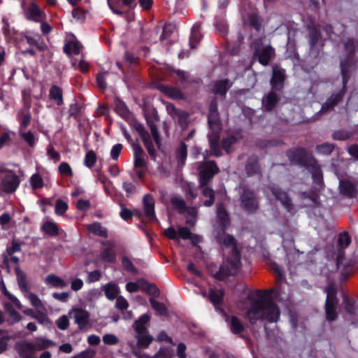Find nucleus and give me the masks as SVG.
Masks as SVG:
<instances>
[{
	"instance_id": "obj_1",
	"label": "nucleus",
	"mask_w": 358,
	"mask_h": 358,
	"mask_svg": "<svg viewBox=\"0 0 358 358\" xmlns=\"http://www.w3.org/2000/svg\"><path fill=\"white\" fill-rule=\"evenodd\" d=\"M258 298L250 301V307L245 313V318L251 324H255L258 320L266 321L270 323L277 322L280 316V310L278 305L268 296L257 291Z\"/></svg>"
},
{
	"instance_id": "obj_2",
	"label": "nucleus",
	"mask_w": 358,
	"mask_h": 358,
	"mask_svg": "<svg viewBox=\"0 0 358 358\" xmlns=\"http://www.w3.org/2000/svg\"><path fill=\"white\" fill-rule=\"evenodd\" d=\"M217 242L226 247H231V257L224 262L213 277L217 280H223L227 277L236 273L241 265V253L236 245L235 238L229 234H225L222 229L217 231L216 234Z\"/></svg>"
},
{
	"instance_id": "obj_3",
	"label": "nucleus",
	"mask_w": 358,
	"mask_h": 358,
	"mask_svg": "<svg viewBox=\"0 0 358 358\" xmlns=\"http://www.w3.org/2000/svg\"><path fill=\"white\" fill-rule=\"evenodd\" d=\"M55 343L45 338H37L34 341L22 340L17 341L14 348L22 358H37L34 357L36 351L45 350L50 347L55 346Z\"/></svg>"
},
{
	"instance_id": "obj_4",
	"label": "nucleus",
	"mask_w": 358,
	"mask_h": 358,
	"mask_svg": "<svg viewBox=\"0 0 358 358\" xmlns=\"http://www.w3.org/2000/svg\"><path fill=\"white\" fill-rule=\"evenodd\" d=\"M341 73L343 76V87L338 91L334 92L327 99L325 102L322 104L319 113L321 115L327 113L334 110L335 107L337 106L344 99L347 92V84L348 82V77L344 70L343 65L341 64Z\"/></svg>"
},
{
	"instance_id": "obj_5",
	"label": "nucleus",
	"mask_w": 358,
	"mask_h": 358,
	"mask_svg": "<svg viewBox=\"0 0 358 358\" xmlns=\"http://www.w3.org/2000/svg\"><path fill=\"white\" fill-rule=\"evenodd\" d=\"M286 156L288 157L292 164L309 168L316 159L308 152L304 148L297 147L289 149L286 152Z\"/></svg>"
},
{
	"instance_id": "obj_6",
	"label": "nucleus",
	"mask_w": 358,
	"mask_h": 358,
	"mask_svg": "<svg viewBox=\"0 0 358 358\" xmlns=\"http://www.w3.org/2000/svg\"><path fill=\"white\" fill-rule=\"evenodd\" d=\"M196 165L199 171V186L208 185L214 176L220 172V169L215 161L198 162Z\"/></svg>"
},
{
	"instance_id": "obj_7",
	"label": "nucleus",
	"mask_w": 358,
	"mask_h": 358,
	"mask_svg": "<svg viewBox=\"0 0 358 358\" xmlns=\"http://www.w3.org/2000/svg\"><path fill=\"white\" fill-rule=\"evenodd\" d=\"M20 179L13 171L0 169V188L6 193L11 194L16 191Z\"/></svg>"
},
{
	"instance_id": "obj_8",
	"label": "nucleus",
	"mask_w": 358,
	"mask_h": 358,
	"mask_svg": "<svg viewBox=\"0 0 358 358\" xmlns=\"http://www.w3.org/2000/svg\"><path fill=\"white\" fill-rule=\"evenodd\" d=\"M241 207L248 213H254L259 208L258 198L254 190L244 188L240 196Z\"/></svg>"
},
{
	"instance_id": "obj_9",
	"label": "nucleus",
	"mask_w": 358,
	"mask_h": 358,
	"mask_svg": "<svg viewBox=\"0 0 358 358\" xmlns=\"http://www.w3.org/2000/svg\"><path fill=\"white\" fill-rule=\"evenodd\" d=\"M275 56V50L271 45L257 47L253 54V58L262 65H268L271 59Z\"/></svg>"
},
{
	"instance_id": "obj_10",
	"label": "nucleus",
	"mask_w": 358,
	"mask_h": 358,
	"mask_svg": "<svg viewBox=\"0 0 358 358\" xmlns=\"http://www.w3.org/2000/svg\"><path fill=\"white\" fill-rule=\"evenodd\" d=\"M286 79L285 69L278 66L273 67V73L270 80L271 90L282 92Z\"/></svg>"
},
{
	"instance_id": "obj_11",
	"label": "nucleus",
	"mask_w": 358,
	"mask_h": 358,
	"mask_svg": "<svg viewBox=\"0 0 358 358\" xmlns=\"http://www.w3.org/2000/svg\"><path fill=\"white\" fill-rule=\"evenodd\" d=\"M166 109L169 115L178 122L181 127L187 126L189 114L182 110H179L171 103H166Z\"/></svg>"
},
{
	"instance_id": "obj_12",
	"label": "nucleus",
	"mask_w": 358,
	"mask_h": 358,
	"mask_svg": "<svg viewBox=\"0 0 358 358\" xmlns=\"http://www.w3.org/2000/svg\"><path fill=\"white\" fill-rule=\"evenodd\" d=\"M71 317H73L75 322L78 325L81 330L86 329L90 323V313L80 308H73L69 313Z\"/></svg>"
},
{
	"instance_id": "obj_13",
	"label": "nucleus",
	"mask_w": 358,
	"mask_h": 358,
	"mask_svg": "<svg viewBox=\"0 0 358 358\" xmlns=\"http://www.w3.org/2000/svg\"><path fill=\"white\" fill-rule=\"evenodd\" d=\"M208 123L209 127H214L217 129H219L220 125H222L217 109V101L215 98H213L209 103Z\"/></svg>"
},
{
	"instance_id": "obj_14",
	"label": "nucleus",
	"mask_w": 358,
	"mask_h": 358,
	"mask_svg": "<svg viewBox=\"0 0 358 358\" xmlns=\"http://www.w3.org/2000/svg\"><path fill=\"white\" fill-rule=\"evenodd\" d=\"M280 93L278 91L271 90L262 99V108L265 111H271L277 106L280 99Z\"/></svg>"
},
{
	"instance_id": "obj_15",
	"label": "nucleus",
	"mask_w": 358,
	"mask_h": 358,
	"mask_svg": "<svg viewBox=\"0 0 358 358\" xmlns=\"http://www.w3.org/2000/svg\"><path fill=\"white\" fill-rule=\"evenodd\" d=\"M272 195L276 200L280 201L281 204L287 211H292L294 209V205L287 192L278 187L271 188Z\"/></svg>"
},
{
	"instance_id": "obj_16",
	"label": "nucleus",
	"mask_w": 358,
	"mask_h": 358,
	"mask_svg": "<svg viewBox=\"0 0 358 358\" xmlns=\"http://www.w3.org/2000/svg\"><path fill=\"white\" fill-rule=\"evenodd\" d=\"M211 132L208 134V141L210 148L213 152V155L215 157L222 156V153L219 146L220 141V131L222 129V125H220L219 129L210 127Z\"/></svg>"
},
{
	"instance_id": "obj_17",
	"label": "nucleus",
	"mask_w": 358,
	"mask_h": 358,
	"mask_svg": "<svg viewBox=\"0 0 358 358\" xmlns=\"http://www.w3.org/2000/svg\"><path fill=\"white\" fill-rule=\"evenodd\" d=\"M245 171L248 177H262V169L258 158L255 156L248 159L245 166Z\"/></svg>"
},
{
	"instance_id": "obj_18",
	"label": "nucleus",
	"mask_w": 358,
	"mask_h": 358,
	"mask_svg": "<svg viewBox=\"0 0 358 358\" xmlns=\"http://www.w3.org/2000/svg\"><path fill=\"white\" fill-rule=\"evenodd\" d=\"M134 150V164L135 169H146V155L138 143H132Z\"/></svg>"
},
{
	"instance_id": "obj_19",
	"label": "nucleus",
	"mask_w": 358,
	"mask_h": 358,
	"mask_svg": "<svg viewBox=\"0 0 358 358\" xmlns=\"http://www.w3.org/2000/svg\"><path fill=\"white\" fill-rule=\"evenodd\" d=\"M22 9L24 10V14L27 20L36 22H42L44 13L34 1L31 2L30 6L28 8H26L24 6V8Z\"/></svg>"
},
{
	"instance_id": "obj_20",
	"label": "nucleus",
	"mask_w": 358,
	"mask_h": 358,
	"mask_svg": "<svg viewBox=\"0 0 358 358\" xmlns=\"http://www.w3.org/2000/svg\"><path fill=\"white\" fill-rule=\"evenodd\" d=\"M155 199L151 194H147L143 196V206L144 216L150 220L155 218Z\"/></svg>"
},
{
	"instance_id": "obj_21",
	"label": "nucleus",
	"mask_w": 358,
	"mask_h": 358,
	"mask_svg": "<svg viewBox=\"0 0 358 358\" xmlns=\"http://www.w3.org/2000/svg\"><path fill=\"white\" fill-rule=\"evenodd\" d=\"M225 320L227 322L231 331L234 334H240L244 330V326L240 319L234 315H226Z\"/></svg>"
},
{
	"instance_id": "obj_22",
	"label": "nucleus",
	"mask_w": 358,
	"mask_h": 358,
	"mask_svg": "<svg viewBox=\"0 0 358 358\" xmlns=\"http://www.w3.org/2000/svg\"><path fill=\"white\" fill-rule=\"evenodd\" d=\"M15 272L16 274L17 285L20 291L24 294L28 292V291L30 290V286L25 273L22 271L18 266H15Z\"/></svg>"
},
{
	"instance_id": "obj_23",
	"label": "nucleus",
	"mask_w": 358,
	"mask_h": 358,
	"mask_svg": "<svg viewBox=\"0 0 358 358\" xmlns=\"http://www.w3.org/2000/svg\"><path fill=\"white\" fill-rule=\"evenodd\" d=\"M129 306V302L122 296H119L116 298L115 306L122 313L124 320H131L133 317V314L131 311H127Z\"/></svg>"
},
{
	"instance_id": "obj_24",
	"label": "nucleus",
	"mask_w": 358,
	"mask_h": 358,
	"mask_svg": "<svg viewBox=\"0 0 358 358\" xmlns=\"http://www.w3.org/2000/svg\"><path fill=\"white\" fill-rule=\"evenodd\" d=\"M217 218L222 225V230L224 231L230 224V220L227 211L223 204L217 205L216 208Z\"/></svg>"
},
{
	"instance_id": "obj_25",
	"label": "nucleus",
	"mask_w": 358,
	"mask_h": 358,
	"mask_svg": "<svg viewBox=\"0 0 358 358\" xmlns=\"http://www.w3.org/2000/svg\"><path fill=\"white\" fill-rule=\"evenodd\" d=\"M159 90L167 96L173 99H184L185 96L181 90L175 87L161 85Z\"/></svg>"
},
{
	"instance_id": "obj_26",
	"label": "nucleus",
	"mask_w": 358,
	"mask_h": 358,
	"mask_svg": "<svg viewBox=\"0 0 358 358\" xmlns=\"http://www.w3.org/2000/svg\"><path fill=\"white\" fill-rule=\"evenodd\" d=\"M307 169H308L309 171L311 173L314 182L320 186V189H322L323 188L322 171L321 170V167H320V164L317 163V161L316 160L315 162V163H313Z\"/></svg>"
},
{
	"instance_id": "obj_27",
	"label": "nucleus",
	"mask_w": 358,
	"mask_h": 358,
	"mask_svg": "<svg viewBox=\"0 0 358 358\" xmlns=\"http://www.w3.org/2000/svg\"><path fill=\"white\" fill-rule=\"evenodd\" d=\"M339 189L341 194L348 197H354L357 193L354 184L345 179L340 180Z\"/></svg>"
},
{
	"instance_id": "obj_28",
	"label": "nucleus",
	"mask_w": 358,
	"mask_h": 358,
	"mask_svg": "<svg viewBox=\"0 0 358 358\" xmlns=\"http://www.w3.org/2000/svg\"><path fill=\"white\" fill-rule=\"evenodd\" d=\"M243 138V136L241 132L236 133V135H230L224 138L222 140V147L223 150L229 153L231 151V147L236 144L238 140Z\"/></svg>"
},
{
	"instance_id": "obj_29",
	"label": "nucleus",
	"mask_w": 358,
	"mask_h": 358,
	"mask_svg": "<svg viewBox=\"0 0 358 358\" xmlns=\"http://www.w3.org/2000/svg\"><path fill=\"white\" fill-rule=\"evenodd\" d=\"M150 317L148 314H144L134 322L132 327L137 335L143 334L147 331L145 325L150 321Z\"/></svg>"
},
{
	"instance_id": "obj_30",
	"label": "nucleus",
	"mask_w": 358,
	"mask_h": 358,
	"mask_svg": "<svg viewBox=\"0 0 358 358\" xmlns=\"http://www.w3.org/2000/svg\"><path fill=\"white\" fill-rule=\"evenodd\" d=\"M224 295V292L222 289H210L208 291V299L213 304V306H217L222 303Z\"/></svg>"
},
{
	"instance_id": "obj_31",
	"label": "nucleus",
	"mask_w": 358,
	"mask_h": 358,
	"mask_svg": "<svg viewBox=\"0 0 358 358\" xmlns=\"http://www.w3.org/2000/svg\"><path fill=\"white\" fill-rule=\"evenodd\" d=\"M244 23L253 27L256 31H259L262 27V19L256 13H249Z\"/></svg>"
},
{
	"instance_id": "obj_32",
	"label": "nucleus",
	"mask_w": 358,
	"mask_h": 358,
	"mask_svg": "<svg viewBox=\"0 0 358 358\" xmlns=\"http://www.w3.org/2000/svg\"><path fill=\"white\" fill-rule=\"evenodd\" d=\"M201 24L196 23L192 27L189 38V45L191 48L194 49L196 48V44L201 41Z\"/></svg>"
},
{
	"instance_id": "obj_33",
	"label": "nucleus",
	"mask_w": 358,
	"mask_h": 358,
	"mask_svg": "<svg viewBox=\"0 0 358 358\" xmlns=\"http://www.w3.org/2000/svg\"><path fill=\"white\" fill-rule=\"evenodd\" d=\"M5 310L8 314L7 322L9 324H14L15 323H17L22 320V316L20 314L17 310H15L10 304L7 303L6 305Z\"/></svg>"
},
{
	"instance_id": "obj_34",
	"label": "nucleus",
	"mask_w": 358,
	"mask_h": 358,
	"mask_svg": "<svg viewBox=\"0 0 358 358\" xmlns=\"http://www.w3.org/2000/svg\"><path fill=\"white\" fill-rule=\"evenodd\" d=\"M41 229L45 234L50 236L54 237L59 235V228L57 224L53 222H44Z\"/></svg>"
},
{
	"instance_id": "obj_35",
	"label": "nucleus",
	"mask_w": 358,
	"mask_h": 358,
	"mask_svg": "<svg viewBox=\"0 0 358 358\" xmlns=\"http://www.w3.org/2000/svg\"><path fill=\"white\" fill-rule=\"evenodd\" d=\"M45 282L57 288H64L67 285L62 278L54 274L48 275L45 279Z\"/></svg>"
},
{
	"instance_id": "obj_36",
	"label": "nucleus",
	"mask_w": 358,
	"mask_h": 358,
	"mask_svg": "<svg viewBox=\"0 0 358 358\" xmlns=\"http://www.w3.org/2000/svg\"><path fill=\"white\" fill-rule=\"evenodd\" d=\"M103 291L106 296L109 300H113L119 296L120 289L116 284L110 282L107 283L103 287Z\"/></svg>"
},
{
	"instance_id": "obj_37",
	"label": "nucleus",
	"mask_w": 358,
	"mask_h": 358,
	"mask_svg": "<svg viewBox=\"0 0 358 358\" xmlns=\"http://www.w3.org/2000/svg\"><path fill=\"white\" fill-rule=\"evenodd\" d=\"M49 98L54 101L57 105L63 103V94L62 89L57 85H53L50 89Z\"/></svg>"
},
{
	"instance_id": "obj_38",
	"label": "nucleus",
	"mask_w": 358,
	"mask_h": 358,
	"mask_svg": "<svg viewBox=\"0 0 358 358\" xmlns=\"http://www.w3.org/2000/svg\"><path fill=\"white\" fill-rule=\"evenodd\" d=\"M202 188V194L203 196L208 198V199L206 200L203 203V205L206 207L212 206L215 203V191L206 186H200Z\"/></svg>"
},
{
	"instance_id": "obj_39",
	"label": "nucleus",
	"mask_w": 358,
	"mask_h": 358,
	"mask_svg": "<svg viewBox=\"0 0 358 358\" xmlns=\"http://www.w3.org/2000/svg\"><path fill=\"white\" fill-rule=\"evenodd\" d=\"M229 88L228 80H222L213 85V92L216 94L224 96Z\"/></svg>"
},
{
	"instance_id": "obj_40",
	"label": "nucleus",
	"mask_w": 358,
	"mask_h": 358,
	"mask_svg": "<svg viewBox=\"0 0 358 358\" xmlns=\"http://www.w3.org/2000/svg\"><path fill=\"white\" fill-rule=\"evenodd\" d=\"M24 296L29 299L31 306L37 310H45L44 304L36 294L31 292L29 290L28 292L24 293Z\"/></svg>"
},
{
	"instance_id": "obj_41",
	"label": "nucleus",
	"mask_w": 358,
	"mask_h": 358,
	"mask_svg": "<svg viewBox=\"0 0 358 358\" xmlns=\"http://www.w3.org/2000/svg\"><path fill=\"white\" fill-rule=\"evenodd\" d=\"M171 203L173 208L180 213H185L187 210V206L185 200L179 196H173L171 199Z\"/></svg>"
},
{
	"instance_id": "obj_42",
	"label": "nucleus",
	"mask_w": 358,
	"mask_h": 358,
	"mask_svg": "<svg viewBox=\"0 0 358 358\" xmlns=\"http://www.w3.org/2000/svg\"><path fill=\"white\" fill-rule=\"evenodd\" d=\"M137 345L140 348H148L153 341V337L150 335L139 334L136 336Z\"/></svg>"
},
{
	"instance_id": "obj_43",
	"label": "nucleus",
	"mask_w": 358,
	"mask_h": 358,
	"mask_svg": "<svg viewBox=\"0 0 358 358\" xmlns=\"http://www.w3.org/2000/svg\"><path fill=\"white\" fill-rule=\"evenodd\" d=\"M81 45L78 42L72 41L69 42L64 46V52L67 55L73 53L78 55L80 52Z\"/></svg>"
},
{
	"instance_id": "obj_44",
	"label": "nucleus",
	"mask_w": 358,
	"mask_h": 358,
	"mask_svg": "<svg viewBox=\"0 0 358 358\" xmlns=\"http://www.w3.org/2000/svg\"><path fill=\"white\" fill-rule=\"evenodd\" d=\"M87 229L90 231H91L95 235L103 238L107 237V231L104 228H103L101 224L99 222H94L92 224H90Z\"/></svg>"
},
{
	"instance_id": "obj_45",
	"label": "nucleus",
	"mask_w": 358,
	"mask_h": 358,
	"mask_svg": "<svg viewBox=\"0 0 358 358\" xmlns=\"http://www.w3.org/2000/svg\"><path fill=\"white\" fill-rule=\"evenodd\" d=\"M336 306L334 304H325V314L326 318L328 321L332 322L336 320L338 317L336 312Z\"/></svg>"
},
{
	"instance_id": "obj_46",
	"label": "nucleus",
	"mask_w": 358,
	"mask_h": 358,
	"mask_svg": "<svg viewBox=\"0 0 358 358\" xmlns=\"http://www.w3.org/2000/svg\"><path fill=\"white\" fill-rule=\"evenodd\" d=\"M152 308L157 311L160 315H167L168 310L163 303L156 301L153 299H150Z\"/></svg>"
},
{
	"instance_id": "obj_47",
	"label": "nucleus",
	"mask_w": 358,
	"mask_h": 358,
	"mask_svg": "<svg viewBox=\"0 0 358 358\" xmlns=\"http://www.w3.org/2000/svg\"><path fill=\"white\" fill-rule=\"evenodd\" d=\"M320 38V31L314 28H309V34H308V41L310 46V48H313L319 41Z\"/></svg>"
},
{
	"instance_id": "obj_48",
	"label": "nucleus",
	"mask_w": 358,
	"mask_h": 358,
	"mask_svg": "<svg viewBox=\"0 0 358 358\" xmlns=\"http://www.w3.org/2000/svg\"><path fill=\"white\" fill-rule=\"evenodd\" d=\"M176 155L178 161L182 164H184L187 156V146L185 143H180V146L177 149Z\"/></svg>"
},
{
	"instance_id": "obj_49",
	"label": "nucleus",
	"mask_w": 358,
	"mask_h": 358,
	"mask_svg": "<svg viewBox=\"0 0 358 358\" xmlns=\"http://www.w3.org/2000/svg\"><path fill=\"white\" fill-rule=\"evenodd\" d=\"M336 289L334 287H329L327 289V299L325 304L337 305L338 299L336 297Z\"/></svg>"
},
{
	"instance_id": "obj_50",
	"label": "nucleus",
	"mask_w": 358,
	"mask_h": 358,
	"mask_svg": "<svg viewBox=\"0 0 358 358\" xmlns=\"http://www.w3.org/2000/svg\"><path fill=\"white\" fill-rule=\"evenodd\" d=\"M350 243L351 238L347 231H343L338 235V244L341 248L345 249Z\"/></svg>"
},
{
	"instance_id": "obj_51",
	"label": "nucleus",
	"mask_w": 358,
	"mask_h": 358,
	"mask_svg": "<svg viewBox=\"0 0 358 358\" xmlns=\"http://www.w3.org/2000/svg\"><path fill=\"white\" fill-rule=\"evenodd\" d=\"M334 150V145L331 143H325L316 146V151L322 155H331Z\"/></svg>"
},
{
	"instance_id": "obj_52",
	"label": "nucleus",
	"mask_w": 358,
	"mask_h": 358,
	"mask_svg": "<svg viewBox=\"0 0 358 358\" xmlns=\"http://www.w3.org/2000/svg\"><path fill=\"white\" fill-rule=\"evenodd\" d=\"M100 258L108 262H114L115 261V254L112 248H107L102 251Z\"/></svg>"
},
{
	"instance_id": "obj_53",
	"label": "nucleus",
	"mask_w": 358,
	"mask_h": 358,
	"mask_svg": "<svg viewBox=\"0 0 358 358\" xmlns=\"http://www.w3.org/2000/svg\"><path fill=\"white\" fill-rule=\"evenodd\" d=\"M96 162V155L93 150H90L85 155L84 164L89 168H92Z\"/></svg>"
},
{
	"instance_id": "obj_54",
	"label": "nucleus",
	"mask_w": 358,
	"mask_h": 358,
	"mask_svg": "<svg viewBox=\"0 0 358 358\" xmlns=\"http://www.w3.org/2000/svg\"><path fill=\"white\" fill-rule=\"evenodd\" d=\"M35 320H36L40 324H50V320L47 315L46 310H42L41 309L37 310V313L36 315Z\"/></svg>"
},
{
	"instance_id": "obj_55",
	"label": "nucleus",
	"mask_w": 358,
	"mask_h": 358,
	"mask_svg": "<svg viewBox=\"0 0 358 358\" xmlns=\"http://www.w3.org/2000/svg\"><path fill=\"white\" fill-rule=\"evenodd\" d=\"M148 125L150 129L152 137L155 140V142L158 144L159 143V134L157 130V126L156 123L150 120H147Z\"/></svg>"
},
{
	"instance_id": "obj_56",
	"label": "nucleus",
	"mask_w": 358,
	"mask_h": 358,
	"mask_svg": "<svg viewBox=\"0 0 358 358\" xmlns=\"http://www.w3.org/2000/svg\"><path fill=\"white\" fill-rule=\"evenodd\" d=\"M30 182L34 189H40L43 186V180L38 173H35L31 177Z\"/></svg>"
},
{
	"instance_id": "obj_57",
	"label": "nucleus",
	"mask_w": 358,
	"mask_h": 358,
	"mask_svg": "<svg viewBox=\"0 0 358 358\" xmlns=\"http://www.w3.org/2000/svg\"><path fill=\"white\" fill-rule=\"evenodd\" d=\"M352 134L348 131L339 130L334 132L332 137L334 140L337 141H345L349 139L352 136Z\"/></svg>"
},
{
	"instance_id": "obj_58",
	"label": "nucleus",
	"mask_w": 358,
	"mask_h": 358,
	"mask_svg": "<svg viewBox=\"0 0 358 358\" xmlns=\"http://www.w3.org/2000/svg\"><path fill=\"white\" fill-rule=\"evenodd\" d=\"M68 209V204L66 202L64 201L62 199H58L55 204V213L62 215H64V213Z\"/></svg>"
},
{
	"instance_id": "obj_59",
	"label": "nucleus",
	"mask_w": 358,
	"mask_h": 358,
	"mask_svg": "<svg viewBox=\"0 0 358 358\" xmlns=\"http://www.w3.org/2000/svg\"><path fill=\"white\" fill-rule=\"evenodd\" d=\"M1 289L2 292L18 308H21L19 300L13 294H11L6 289L3 282L1 283Z\"/></svg>"
},
{
	"instance_id": "obj_60",
	"label": "nucleus",
	"mask_w": 358,
	"mask_h": 358,
	"mask_svg": "<svg viewBox=\"0 0 358 358\" xmlns=\"http://www.w3.org/2000/svg\"><path fill=\"white\" fill-rule=\"evenodd\" d=\"M22 243L16 239H13L11 247L6 249V254L8 256H12L15 252L21 250Z\"/></svg>"
},
{
	"instance_id": "obj_61",
	"label": "nucleus",
	"mask_w": 358,
	"mask_h": 358,
	"mask_svg": "<svg viewBox=\"0 0 358 358\" xmlns=\"http://www.w3.org/2000/svg\"><path fill=\"white\" fill-rule=\"evenodd\" d=\"M108 71L101 72L96 76V82L99 88L104 90L107 88V84L106 82V76L108 75Z\"/></svg>"
},
{
	"instance_id": "obj_62",
	"label": "nucleus",
	"mask_w": 358,
	"mask_h": 358,
	"mask_svg": "<svg viewBox=\"0 0 358 358\" xmlns=\"http://www.w3.org/2000/svg\"><path fill=\"white\" fill-rule=\"evenodd\" d=\"M122 266L126 271L131 272L133 273H138L137 269L135 268V266L128 257H123L122 259Z\"/></svg>"
},
{
	"instance_id": "obj_63",
	"label": "nucleus",
	"mask_w": 358,
	"mask_h": 358,
	"mask_svg": "<svg viewBox=\"0 0 358 358\" xmlns=\"http://www.w3.org/2000/svg\"><path fill=\"white\" fill-rule=\"evenodd\" d=\"M344 48L346 52L350 56L356 50L355 42L352 38H348L344 43Z\"/></svg>"
},
{
	"instance_id": "obj_64",
	"label": "nucleus",
	"mask_w": 358,
	"mask_h": 358,
	"mask_svg": "<svg viewBox=\"0 0 358 358\" xmlns=\"http://www.w3.org/2000/svg\"><path fill=\"white\" fill-rule=\"evenodd\" d=\"M59 173L66 176H72L73 171L70 165L66 162H62L59 166Z\"/></svg>"
}]
</instances>
